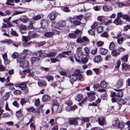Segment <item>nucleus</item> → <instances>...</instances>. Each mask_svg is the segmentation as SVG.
Listing matches in <instances>:
<instances>
[{
    "mask_svg": "<svg viewBox=\"0 0 130 130\" xmlns=\"http://www.w3.org/2000/svg\"><path fill=\"white\" fill-rule=\"evenodd\" d=\"M83 78L82 74H80V70L78 69H76L73 74L70 76V81L71 84L73 85V83L77 79L80 80Z\"/></svg>",
    "mask_w": 130,
    "mask_h": 130,
    "instance_id": "obj_1",
    "label": "nucleus"
},
{
    "mask_svg": "<svg viewBox=\"0 0 130 130\" xmlns=\"http://www.w3.org/2000/svg\"><path fill=\"white\" fill-rule=\"evenodd\" d=\"M99 124L101 126H103L106 124V119L105 117H100L98 118Z\"/></svg>",
    "mask_w": 130,
    "mask_h": 130,
    "instance_id": "obj_2",
    "label": "nucleus"
},
{
    "mask_svg": "<svg viewBox=\"0 0 130 130\" xmlns=\"http://www.w3.org/2000/svg\"><path fill=\"white\" fill-rule=\"evenodd\" d=\"M77 56L78 58H81L85 56L84 52L81 50V48L79 47L77 49Z\"/></svg>",
    "mask_w": 130,
    "mask_h": 130,
    "instance_id": "obj_3",
    "label": "nucleus"
},
{
    "mask_svg": "<svg viewBox=\"0 0 130 130\" xmlns=\"http://www.w3.org/2000/svg\"><path fill=\"white\" fill-rule=\"evenodd\" d=\"M88 96L89 100L92 101L95 100V92H90L87 93Z\"/></svg>",
    "mask_w": 130,
    "mask_h": 130,
    "instance_id": "obj_4",
    "label": "nucleus"
},
{
    "mask_svg": "<svg viewBox=\"0 0 130 130\" xmlns=\"http://www.w3.org/2000/svg\"><path fill=\"white\" fill-rule=\"evenodd\" d=\"M123 83V80L121 78L119 79V80L117 81L115 86L117 88H119L122 86Z\"/></svg>",
    "mask_w": 130,
    "mask_h": 130,
    "instance_id": "obj_5",
    "label": "nucleus"
},
{
    "mask_svg": "<svg viewBox=\"0 0 130 130\" xmlns=\"http://www.w3.org/2000/svg\"><path fill=\"white\" fill-rule=\"evenodd\" d=\"M78 120V118H77L70 119H69V123L70 124H72L75 125H77L78 124L77 121Z\"/></svg>",
    "mask_w": 130,
    "mask_h": 130,
    "instance_id": "obj_6",
    "label": "nucleus"
},
{
    "mask_svg": "<svg viewBox=\"0 0 130 130\" xmlns=\"http://www.w3.org/2000/svg\"><path fill=\"white\" fill-rule=\"evenodd\" d=\"M71 51L63 52L62 53L59 54V56L61 58H66L67 57L66 55H69L71 54Z\"/></svg>",
    "mask_w": 130,
    "mask_h": 130,
    "instance_id": "obj_7",
    "label": "nucleus"
},
{
    "mask_svg": "<svg viewBox=\"0 0 130 130\" xmlns=\"http://www.w3.org/2000/svg\"><path fill=\"white\" fill-rule=\"evenodd\" d=\"M115 90L117 91L118 92L117 93L116 96V98L117 99V97H121L123 95V92L122 91V89H115Z\"/></svg>",
    "mask_w": 130,
    "mask_h": 130,
    "instance_id": "obj_8",
    "label": "nucleus"
},
{
    "mask_svg": "<svg viewBox=\"0 0 130 130\" xmlns=\"http://www.w3.org/2000/svg\"><path fill=\"white\" fill-rule=\"evenodd\" d=\"M69 20L74 25L77 26L79 25V23H80V21H78L76 18H72L70 19Z\"/></svg>",
    "mask_w": 130,
    "mask_h": 130,
    "instance_id": "obj_9",
    "label": "nucleus"
},
{
    "mask_svg": "<svg viewBox=\"0 0 130 130\" xmlns=\"http://www.w3.org/2000/svg\"><path fill=\"white\" fill-rule=\"evenodd\" d=\"M56 24L54 22H52V26L53 27H54L55 28H56L54 29L53 31V34H59L60 33V29L59 28H57L56 26H55V24Z\"/></svg>",
    "mask_w": 130,
    "mask_h": 130,
    "instance_id": "obj_10",
    "label": "nucleus"
},
{
    "mask_svg": "<svg viewBox=\"0 0 130 130\" xmlns=\"http://www.w3.org/2000/svg\"><path fill=\"white\" fill-rule=\"evenodd\" d=\"M21 66H22L24 70H27L29 69L28 68L29 66L28 63L27 61H24L21 63Z\"/></svg>",
    "mask_w": 130,
    "mask_h": 130,
    "instance_id": "obj_11",
    "label": "nucleus"
},
{
    "mask_svg": "<svg viewBox=\"0 0 130 130\" xmlns=\"http://www.w3.org/2000/svg\"><path fill=\"white\" fill-rule=\"evenodd\" d=\"M90 57L89 55L87 54L85 57H84L82 58H81L82 62L83 64L86 63L88 62Z\"/></svg>",
    "mask_w": 130,
    "mask_h": 130,
    "instance_id": "obj_12",
    "label": "nucleus"
},
{
    "mask_svg": "<svg viewBox=\"0 0 130 130\" xmlns=\"http://www.w3.org/2000/svg\"><path fill=\"white\" fill-rule=\"evenodd\" d=\"M26 26L25 25H21L20 26V31L22 34L26 33Z\"/></svg>",
    "mask_w": 130,
    "mask_h": 130,
    "instance_id": "obj_13",
    "label": "nucleus"
},
{
    "mask_svg": "<svg viewBox=\"0 0 130 130\" xmlns=\"http://www.w3.org/2000/svg\"><path fill=\"white\" fill-rule=\"evenodd\" d=\"M30 72L29 69L27 70H22V71H20V74L21 75V78H24L25 77V72L29 73Z\"/></svg>",
    "mask_w": 130,
    "mask_h": 130,
    "instance_id": "obj_14",
    "label": "nucleus"
},
{
    "mask_svg": "<svg viewBox=\"0 0 130 130\" xmlns=\"http://www.w3.org/2000/svg\"><path fill=\"white\" fill-rule=\"evenodd\" d=\"M25 83L26 82L22 83L21 84H17L15 86L21 88L26 89L27 87L25 84Z\"/></svg>",
    "mask_w": 130,
    "mask_h": 130,
    "instance_id": "obj_15",
    "label": "nucleus"
},
{
    "mask_svg": "<svg viewBox=\"0 0 130 130\" xmlns=\"http://www.w3.org/2000/svg\"><path fill=\"white\" fill-rule=\"evenodd\" d=\"M113 23L117 25H121L122 24V21L120 18H117L114 20Z\"/></svg>",
    "mask_w": 130,
    "mask_h": 130,
    "instance_id": "obj_16",
    "label": "nucleus"
},
{
    "mask_svg": "<svg viewBox=\"0 0 130 130\" xmlns=\"http://www.w3.org/2000/svg\"><path fill=\"white\" fill-rule=\"evenodd\" d=\"M102 57L100 55H97L95 56L93 59L95 62H98L101 60Z\"/></svg>",
    "mask_w": 130,
    "mask_h": 130,
    "instance_id": "obj_17",
    "label": "nucleus"
},
{
    "mask_svg": "<svg viewBox=\"0 0 130 130\" xmlns=\"http://www.w3.org/2000/svg\"><path fill=\"white\" fill-rule=\"evenodd\" d=\"M40 23L42 27L44 28H46L48 26V23L45 20H41Z\"/></svg>",
    "mask_w": 130,
    "mask_h": 130,
    "instance_id": "obj_18",
    "label": "nucleus"
},
{
    "mask_svg": "<svg viewBox=\"0 0 130 130\" xmlns=\"http://www.w3.org/2000/svg\"><path fill=\"white\" fill-rule=\"evenodd\" d=\"M120 54V53L118 51L117 49L113 50L111 52V54L112 56L115 57H116L117 56L119 55Z\"/></svg>",
    "mask_w": 130,
    "mask_h": 130,
    "instance_id": "obj_19",
    "label": "nucleus"
},
{
    "mask_svg": "<svg viewBox=\"0 0 130 130\" xmlns=\"http://www.w3.org/2000/svg\"><path fill=\"white\" fill-rule=\"evenodd\" d=\"M128 54H127L123 56L121 59V60L122 62H124L127 61L129 57Z\"/></svg>",
    "mask_w": 130,
    "mask_h": 130,
    "instance_id": "obj_20",
    "label": "nucleus"
},
{
    "mask_svg": "<svg viewBox=\"0 0 130 130\" xmlns=\"http://www.w3.org/2000/svg\"><path fill=\"white\" fill-rule=\"evenodd\" d=\"M121 107V105L118 103L117 102L114 106H111V108L113 109H115L116 110H117L120 109Z\"/></svg>",
    "mask_w": 130,
    "mask_h": 130,
    "instance_id": "obj_21",
    "label": "nucleus"
},
{
    "mask_svg": "<svg viewBox=\"0 0 130 130\" xmlns=\"http://www.w3.org/2000/svg\"><path fill=\"white\" fill-rule=\"evenodd\" d=\"M29 35L33 38H36L38 35L34 31H29L28 32Z\"/></svg>",
    "mask_w": 130,
    "mask_h": 130,
    "instance_id": "obj_22",
    "label": "nucleus"
},
{
    "mask_svg": "<svg viewBox=\"0 0 130 130\" xmlns=\"http://www.w3.org/2000/svg\"><path fill=\"white\" fill-rule=\"evenodd\" d=\"M36 55L40 57H44L45 56L44 54L41 51H39L37 52L35 54Z\"/></svg>",
    "mask_w": 130,
    "mask_h": 130,
    "instance_id": "obj_23",
    "label": "nucleus"
},
{
    "mask_svg": "<svg viewBox=\"0 0 130 130\" xmlns=\"http://www.w3.org/2000/svg\"><path fill=\"white\" fill-rule=\"evenodd\" d=\"M101 54L102 55H106L108 52V50L105 48H100Z\"/></svg>",
    "mask_w": 130,
    "mask_h": 130,
    "instance_id": "obj_24",
    "label": "nucleus"
},
{
    "mask_svg": "<svg viewBox=\"0 0 130 130\" xmlns=\"http://www.w3.org/2000/svg\"><path fill=\"white\" fill-rule=\"evenodd\" d=\"M19 20L22 22H25L27 21L28 19L26 16H23L20 18Z\"/></svg>",
    "mask_w": 130,
    "mask_h": 130,
    "instance_id": "obj_25",
    "label": "nucleus"
},
{
    "mask_svg": "<svg viewBox=\"0 0 130 130\" xmlns=\"http://www.w3.org/2000/svg\"><path fill=\"white\" fill-rule=\"evenodd\" d=\"M6 84L5 85L7 86H11L13 85L12 83H9L10 82V78L9 76H8L6 80L5 81Z\"/></svg>",
    "mask_w": 130,
    "mask_h": 130,
    "instance_id": "obj_26",
    "label": "nucleus"
},
{
    "mask_svg": "<svg viewBox=\"0 0 130 130\" xmlns=\"http://www.w3.org/2000/svg\"><path fill=\"white\" fill-rule=\"evenodd\" d=\"M100 86V87L103 88H105L107 86V85L106 82L104 80H103L101 82Z\"/></svg>",
    "mask_w": 130,
    "mask_h": 130,
    "instance_id": "obj_27",
    "label": "nucleus"
},
{
    "mask_svg": "<svg viewBox=\"0 0 130 130\" xmlns=\"http://www.w3.org/2000/svg\"><path fill=\"white\" fill-rule=\"evenodd\" d=\"M56 54V52H49L47 54V56L48 57L55 56Z\"/></svg>",
    "mask_w": 130,
    "mask_h": 130,
    "instance_id": "obj_28",
    "label": "nucleus"
},
{
    "mask_svg": "<svg viewBox=\"0 0 130 130\" xmlns=\"http://www.w3.org/2000/svg\"><path fill=\"white\" fill-rule=\"evenodd\" d=\"M50 98L46 95H44L42 98V100L43 102L47 101L50 100Z\"/></svg>",
    "mask_w": 130,
    "mask_h": 130,
    "instance_id": "obj_29",
    "label": "nucleus"
},
{
    "mask_svg": "<svg viewBox=\"0 0 130 130\" xmlns=\"http://www.w3.org/2000/svg\"><path fill=\"white\" fill-rule=\"evenodd\" d=\"M53 35V33L52 32H47L45 33L44 36L46 37L49 38L51 37Z\"/></svg>",
    "mask_w": 130,
    "mask_h": 130,
    "instance_id": "obj_30",
    "label": "nucleus"
},
{
    "mask_svg": "<svg viewBox=\"0 0 130 130\" xmlns=\"http://www.w3.org/2000/svg\"><path fill=\"white\" fill-rule=\"evenodd\" d=\"M122 69L123 70H125L128 68V65L126 63H123L122 64Z\"/></svg>",
    "mask_w": 130,
    "mask_h": 130,
    "instance_id": "obj_31",
    "label": "nucleus"
},
{
    "mask_svg": "<svg viewBox=\"0 0 130 130\" xmlns=\"http://www.w3.org/2000/svg\"><path fill=\"white\" fill-rule=\"evenodd\" d=\"M122 18L124 19L125 20L129 22H130V18L128 15L126 14H123L122 17Z\"/></svg>",
    "mask_w": 130,
    "mask_h": 130,
    "instance_id": "obj_32",
    "label": "nucleus"
},
{
    "mask_svg": "<svg viewBox=\"0 0 130 130\" xmlns=\"http://www.w3.org/2000/svg\"><path fill=\"white\" fill-rule=\"evenodd\" d=\"M40 59L38 57H33L31 59L30 61L32 64L34 63V62L37 60H40Z\"/></svg>",
    "mask_w": 130,
    "mask_h": 130,
    "instance_id": "obj_33",
    "label": "nucleus"
},
{
    "mask_svg": "<svg viewBox=\"0 0 130 130\" xmlns=\"http://www.w3.org/2000/svg\"><path fill=\"white\" fill-rule=\"evenodd\" d=\"M88 33L91 35L94 36L95 35V30L94 29H91L88 31Z\"/></svg>",
    "mask_w": 130,
    "mask_h": 130,
    "instance_id": "obj_34",
    "label": "nucleus"
},
{
    "mask_svg": "<svg viewBox=\"0 0 130 130\" xmlns=\"http://www.w3.org/2000/svg\"><path fill=\"white\" fill-rule=\"evenodd\" d=\"M19 55V54L18 53L15 52L12 54L11 57L13 59H14L18 57Z\"/></svg>",
    "mask_w": 130,
    "mask_h": 130,
    "instance_id": "obj_35",
    "label": "nucleus"
},
{
    "mask_svg": "<svg viewBox=\"0 0 130 130\" xmlns=\"http://www.w3.org/2000/svg\"><path fill=\"white\" fill-rule=\"evenodd\" d=\"M22 110L20 109L19 110L16 111V115L17 117L18 118L22 115Z\"/></svg>",
    "mask_w": 130,
    "mask_h": 130,
    "instance_id": "obj_36",
    "label": "nucleus"
},
{
    "mask_svg": "<svg viewBox=\"0 0 130 130\" xmlns=\"http://www.w3.org/2000/svg\"><path fill=\"white\" fill-rule=\"evenodd\" d=\"M115 45L113 42H111L110 43L109 46V49L111 50H113L115 48Z\"/></svg>",
    "mask_w": 130,
    "mask_h": 130,
    "instance_id": "obj_37",
    "label": "nucleus"
},
{
    "mask_svg": "<svg viewBox=\"0 0 130 130\" xmlns=\"http://www.w3.org/2000/svg\"><path fill=\"white\" fill-rule=\"evenodd\" d=\"M56 18V15L54 13H52L50 15L49 18L51 20H54Z\"/></svg>",
    "mask_w": 130,
    "mask_h": 130,
    "instance_id": "obj_38",
    "label": "nucleus"
},
{
    "mask_svg": "<svg viewBox=\"0 0 130 130\" xmlns=\"http://www.w3.org/2000/svg\"><path fill=\"white\" fill-rule=\"evenodd\" d=\"M11 30L10 32V33L11 35H14V36L16 37H18V34L12 28H11Z\"/></svg>",
    "mask_w": 130,
    "mask_h": 130,
    "instance_id": "obj_39",
    "label": "nucleus"
},
{
    "mask_svg": "<svg viewBox=\"0 0 130 130\" xmlns=\"http://www.w3.org/2000/svg\"><path fill=\"white\" fill-rule=\"evenodd\" d=\"M40 80H39V81L38 82V85L39 86H41L43 85H45L46 86L47 84L45 82L43 81L42 82H40Z\"/></svg>",
    "mask_w": 130,
    "mask_h": 130,
    "instance_id": "obj_40",
    "label": "nucleus"
},
{
    "mask_svg": "<svg viewBox=\"0 0 130 130\" xmlns=\"http://www.w3.org/2000/svg\"><path fill=\"white\" fill-rule=\"evenodd\" d=\"M104 42L100 41L97 42H96V45L98 47L102 46L104 44Z\"/></svg>",
    "mask_w": 130,
    "mask_h": 130,
    "instance_id": "obj_41",
    "label": "nucleus"
},
{
    "mask_svg": "<svg viewBox=\"0 0 130 130\" xmlns=\"http://www.w3.org/2000/svg\"><path fill=\"white\" fill-rule=\"evenodd\" d=\"M124 41V38L123 37L119 38L117 39V43L118 44H122Z\"/></svg>",
    "mask_w": 130,
    "mask_h": 130,
    "instance_id": "obj_42",
    "label": "nucleus"
},
{
    "mask_svg": "<svg viewBox=\"0 0 130 130\" xmlns=\"http://www.w3.org/2000/svg\"><path fill=\"white\" fill-rule=\"evenodd\" d=\"M58 26L60 27H63L66 25V23L64 21L60 22L58 23Z\"/></svg>",
    "mask_w": 130,
    "mask_h": 130,
    "instance_id": "obj_43",
    "label": "nucleus"
},
{
    "mask_svg": "<svg viewBox=\"0 0 130 130\" xmlns=\"http://www.w3.org/2000/svg\"><path fill=\"white\" fill-rule=\"evenodd\" d=\"M10 95V94L9 92H7L3 96V99L4 100H7Z\"/></svg>",
    "mask_w": 130,
    "mask_h": 130,
    "instance_id": "obj_44",
    "label": "nucleus"
},
{
    "mask_svg": "<svg viewBox=\"0 0 130 130\" xmlns=\"http://www.w3.org/2000/svg\"><path fill=\"white\" fill-rule=\"evenodd\" d=\"M45 78L47 80L48 82H50L51 80H53L54 79L53 76L51 75L46 76Z\"/></svg>",
    "mask_w": 130,
    "mask_h": 130,
    "instance_id": "obj_45",
    "label": "nucleus"
},
{
    "mask_svg": "<svg viewBox=\"0 0 130 130\" xmlns=\"http://www.w3.org/2000/svg\"><path fill=\"white\" fill-rule=\"evenodd\" d=\"M97 48L95 47L93 49H92L90 52L91 53L92 55L96 54L97 52Z\"/></svg>",
    "mask_w": 130,
    "mask_h": 130,
    "instance_id": "obj_46",
    "label": "nucleus"
},
{
    "mask_svg": "<svg viewBox=\"0 0 130 130\" xmlns=\"http://www.w3.org/2000/svg\"><path fill=\"white\" fill-rule=\"evenodd\" d=\"M25 11H17L14 12L11 15V16H13V15H18L19 14H22Z\"/></svg>",
    "mask_w": 130,
    "mask_h": 130,
    "instance_id": "obj_47",
    "label": "nucleus"
},
{
    "mask_svg": "<svg viewBox=\"0 0 130 130\" xmlns=\"http://www.w3.org/2000/svg\"><path fill=\"white\" fill-rule=\"evenodd\" d=\"M117 50L120 53V52H123L125 51V49L120 46L118 47Z\"/></svg>",
    "mask_w": 130,
    "mask_h": 130,
    "instance_id": "obj_48",
    "label": "nucleus"
},
{
    "mask_svg": "<svg viewBox=\"0 0 130 130\" xmlns=\"http://www.w3.org/2000/svg\"><path fill=\"white\" fill-rule=\"evenodd\" d=\"M101 37L107 38L108 36V34L106 32H105L100 35Z\"/></svg>",
    "mask_w": 130,
    "mask_h": 130,
    "instance_id": "obj_49",
    "label": "nucleus"
},
{
    "mask_svg": "<svg viewBox=\"0 0 130 130\" xmlns=\"http://www.w3.org/2000/svg\"><path fill=\"white\" fill-rule=\"evenodd\" d=\"M83 96L81 94H78L77 96L76 99L78 101H79L82 99Z\"/></svg>",
    "mask_w": 130,
    "mask_h": 130,
    "instance_id": "obj_50",
    "label": "nucleus"
},
{
    "mask_svg": "<svg viewBox=\"0 0 130 130\" xmlns=\"http://www.w3.org/2000/svg\"><path fill=\"white\" fill-rule=\"evenodd\" d=\"M59 106H53L52 107V113L53 112L54 110L55 111H57L58 109V108Z\"/></svg>",
    "mask_w": 130,
    "mask_h": 130,
    "instance_id": "obj_51",
    "label": "nucleus"
},
{
    "mask_svg": "<svg viewBox=\"0 0 130 130\" xmlns=\"http://www.w3.org/2000/svg\"><path fill=\"white\" fill-rule=\"evenodd\" d=\"M7 1L6 3V5H10L12 6H14V4H12L10 3H13L14 2V0H7Z\"/></svg>",
    "mask_w": 130,
    "mask_h": 130,
    "instance_id": "obj_52",
    "label": "nucleus"
},
{
    "mask_svg": "<svg viewBox=\"0 0 130 130\" xmlns=\"http://www.w3.org/2000/svg\"><path fill=\"white\" fill-rule=\"evenodd\" d=\"M129 29H130V25H127L123 27V30L124 31H126Z\"/></svg>",
    "mask_w": 130,
    "mask_h": 130,
    "instance_id": "obj_53",
    "label": "nucleus"
},
{
    "mask_svg": "<svg viewBox=\"0 0 130 130\" xmlns=\"http://www.w3.org/2000/svg\"><path fill=\"white\" fill-rule=\"evenodd\" d=\"M84 50L85 53L89 55L88 54L90 53V50L87 47H85L84 49Z\"/></svg>",
    "mask_w": 130,
    "mask_h": 130,
    "instance_id": "obj_54",
    "label": "nucleus"
},
{
    "mask_svg": "<svg viewBox=\"0 0 130 130\" xmlns=\"http://www.w3.org/2000/svg\"><path fill=\"white\" fill-rule=\"evenodd\" d=\"M41 18V17L40 15H39L34 17L33 18V19L34 20L37 21L38 20L40 19Z\"/></svg>",
    "mask_w": 130,
    "mask_h": 130,
    "instance_id": "obj_55",
    "label": "nucleus"
},
{
    "mask_svg": "<svg viewBox=\"0 0 130 130\" xmlns=\"http://www.w3.org/2000/svg\"><path fill=\"white\" fill-rule=\"evenodd\" d=\"M116 4L118 5L119 7H122L123 6H126L124 4L118 2H116Z\"/></svg>",
    "mask_w": 130,
    "mask_h": 130,
    "instance_id": "obj_56",
    "label": "nucleus"
},
{
    "mask_svg": "<svg viewBox=\"0 0 130 130\" xmlns=\"http://www.w3.org/2000/svg\"><path fill=\"white\" fill-rule=\"evenodd\" d=\"M63 105H62L60 106H58V108L57 110L58 112L60 113L62 111Z\"/></svg>",
    "mask_w": 130,
    "mask_h": 130,
    "instance_id": "obj_57",
    "label": "nucleus"
},
{
    "mask_svg": "<svg viewBox=\"0 0 130 130\" xmlns=\"http://www.w3.org/2000/svg\"><path fill=\"white\" fill-rule=\"evenodd\" d=\"M103 29L102 27L101 26L97 28V31L98 33H100L103 31Z\"/></svg>",
    "mask_w": 130,
    "mask_h": 130,
    "instance_id": "obj_58",
    "label": "nucleus"
},
{
    "mask_svg": "<svg viewBox=\"0 0 130 130\" xmlns=\"http://www.w3.org/2000/svg\"><path fill=\"white\" fill-rule=\"evenodd\" d=\"M69 37L71 38H76V35L73 33H71L69 34Z\"/></svg>",
    "mask_w": 130,
    "mask_h": 130,
    "instance_id": "obj_59",
    "label": "nucleus"
},
{
    "mask_svg": "<svg viewBox=\"0 0 130 130\" xmlns=\"http://www.w3.org/2000/svg\"><path fill=\"white\" fill-rule=\"evenodd\" d=\"M118 103L121 105L125 104V102L123 99H121L119 100Z\"/></svg>",
    "mask_w": 130,
    "mask_h": 130,
    "instance_id": "obj_60",
    "label": "nucleus"
},
{
    "mask_svg": "<svg viewBox=\"0 0 130 130\" xmlns=\"http://www.w3.org/2000/svg\"><path fill=\"white\" fill-rule=\"evenodd\" d=\"M103 10L105 11H108L109 10V8L106 6H104L103 7Z\"/></svg>",
    "mask_w": 130,
    "mask_h": 130,
    "instance_id": "obj_61",
    "label": "nucleus"
},
{
    "mask_svg": "<svg viewBox=\"0 0 130 130\" xmlns=\"http://www.w3.org/2000/svg\"><path fill=\"white\" fill-rule=\"evenodd\" d=\"M45 43V42L44 41L40 42V43L37 44V46L38 47H40L44 44Z\"/></svg>",
    "mask_w": 130,
    "mask_h": 130,
    "instance_id": "obj_62",
    "label": "nucleus"
},
{
    "mask_svg": "<svg viewBox=\"0 0 130 130\" xmlns=\"http://www.w3.org/2000/svg\"><path fill=\"white\" fill-rule=\"evenodd\" d=\"M52 106H59V104L56 100H54L52 103Z\"/></svg>",
    "mask_w": 130,
    "mask_h": 130,
    "instance_id": "obj_63",
    "label": "nucleus"
},
{
    "mask_svg": "<svg viewBox=\"0 0 130 130\" xmlns=\"http://www.w3.org/2000/svg\"><path fill=\"white\" fill-rule=\"evenodd\" d=\"M86 73L87 75H92V72L91 70H88L86 71Z\"/></svg>",
    "mask_w": 130,
    "mask_h": 130,
    "instance_id": "obj_64",
    "label": "nucleus"
}]
</instances>
